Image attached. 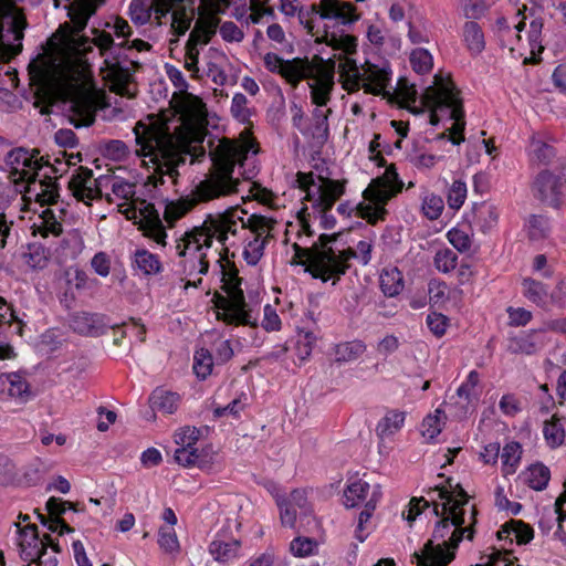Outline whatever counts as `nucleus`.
<instances>
[{
    "label": "nucleus",
    "instance_id": "1",
    "mask_svg": "<svg viewBox=\"0 0 566 566\" xmlns=\"http://www.w3.org/2000/svg\"><path fill=\"white\" fill-rule=\"evenodd\" d=\"M177 119L165 120L149 117V123L137 122L134 135L137 146L136 154L151 169L146 185L154 188L165 186L168 181L175 186L179 178L178 168L186 163L200 161L206 150L202 143L206 137L207 109L202 99L185 93L176 102Z\"/></svg>",
    "mask_w": 566,
    "mask_h": 566
},
{
    "label": "nucleus",
    "instance_id": "2",
    "mask_svg": "<svg viewBox=\"0 0 566 566\" xmlns=\"http://www.w3.org/2000/svg\"><path fill=\"white\" fill-rule=\"evenodd\" d=\"M437 493L432 499L433 513L439 517L432 537L413 558L418 566H447L455 556V549L463 538L471 541L476 523V510L470 505L469 495L458 484L454 490L434 486L428 491Z\"/></svg>",
    "mask_w": 566,
    "mask_h": 566
},
{
    "label": "nucleus",
    "instance_id": "3",
    "mask_svg": "<svg viewBox=\"0 0 566 566\" xmlns=\"http://www.w3.org/2000/svg\"><path fill=\"white\" fill-rule=\"evenodd\" d=\"M211 168L202 180L193 185L190 192L165 206L164 220L169 227L185 217L196 206L238 192L240 181L233 177L235 165H243L250 146L227 138L219 139L214 145L209 140Z\"/></svg>",
    "mask_w": 566,
    "mask_h": 566
},
{
    "label": "nucleus",
    "instance_id": "4",
    "mask_svg": "<svg viewBox=\"0 0 566 566\" xmlns=\"http://www.w3.org/2000/svg\"><path fill=\"white\" fill-rule=\"evenodd\" d=\"M94 33L92 40L85 36L73 38V51L80 56H85L92 51V45H95L104 60L101 74L111 92L128 98L135 97V73L142 67L135 52L148 51L151 45L140 39L115 42L113 35L105 31L96 30Z\"/></svg>",
    "mask_w": 566,
    "mask_h": 566
},
{
    "label": "nucleus",
    "instance_id": "5",
    "mask_svg": "<svg viewBox=\"0 0 566 566\" xmlns=\"http://www.w3.org/2000/svg\"><path fill=\"white\" fill-rule=\"evenodd\" d=\"M235 216L209 214L200 227H195L177 240L176 251L180 258L181 274L189 277L185 287H197L201 284V275L209 270L207 251L211 248L212 240L217 239L224 245L229 234L235 235V227L239 224Z\"/></svg>",
    "mask_w": 566,
    "mask_h": 566
},
{
    "label": "nucleus",
    "instance_id": "6",
    "mask_svg": "<svg viewBox=\"0 0 566 566\" xmlns=\"http://www.w3.org/2000/svg\"><path fill=\"white\" fill-rule=\"evenodd\" d=\"M220 20L206 17L197 20L185 45L184 66L195 80L210 78L216 85L223 86L228 75L224 71L226 54L210 46L205 48L217 32Z\"/></svg>",
    "mask_w": 566,
    "mask_h": 566
},
{
    "label": "nucleus",
    "instance_id": "7",
    "mask_svg": "<svg viewBox=\"0 0 566 566\" xmlns=\"http://www.w3.org/2000/svg\"><path fill=\"white\" fill-rule=\"evenodd\" d=\"M421 104L429 111V123L438 125L439 112H449V117L453 119L450 128L449 140L454 145H460L464 140V112L462 99L459 97V91L454 84L443 78L441 75H434L431 86H428L420 97Z\"/></svg>",
    "mask_w": 566,
    "mask_h": 566
},
{
    "label": "nucleus",
    "instance_id": "8",
    "mask_svg": "<svg viewBox=\"0 0 566 566\" xmlns=\"http://www.w3.org/2000/svg\"><path fill=\"white\" fill-rule=\"evenodd\" d=\"M337 234H321L311 248L298 249L297 254L306 258V271L323 282L335 285L349 269V261L356 256L354 249L335 250L331 243Z\"/></svg>",
    "mask_w": 566,
    "mask_h": 566
},
{
    "label": "nucleus",
    "instance_id": "9",
    "mask_svg": "<svg viewBox=\"0 0 566 566\" xmlns=\"http://www.w3.org/2000/svg\"><path fill=\"white\" fill-rule=\"evenodd\" d=\"M195 0H150L144 3L143 0H133L129 6V14L133 21L140 24L146 23L151 12L155 19L161 24V18L171 13V28L178 35L185 34L196 15Z\"/></svg>",
    "mask_w": 566,
    "mask_h": 566
},
{
    "label": "nucleus",
    "instance_id": "10",
    "mask_svg": "<svg viewBox=\"0 0 566 566\" xmlns=\"http://www.w3.org/2000/svg\"><path fill=\"white\" fill-rule=\"evenodd\" d=\"M222 274V290L227 295L216 293L213 296L217 308L222 310V319L227 323L251 324L252 315L248 311L243 291L241 289V277L234 263L222 254L218 261Z\"/></svg>",
    "mask_w": 566,
    "mask_h": 566
},
{
    "label": "nucleus",
    "instance_id": "11",
    "mask_svg": "<svg viewBox=\"0 0 566 566\" xmlns=\"http://www.w3.org/2000/svg\"><path fill=\"white\" fill-rule=\"evenodd\" d=\"M402 186L396 168L387 167L382 176L373 179L364 190L363 197L367 202L358 205L360 217L370 224L384 220L387 214L385 206L401 191Z\"/></svg>",
    "mask_w": 566,
    "mask_h": 566
},
{
    "label": "nucleus",
    "instance_id": "12",
    "mask_svg": "<svg viewBox=\"0 0 566 566\" xmlns=\"http://www.w3.org/2000/svg\"><path fill=\"white\" fill-rule=\"evenodd\" d=\"M27 25L24 14L12 0H0V60L8 61L21 52Z\"/></svg>",
    "mask_w": 566,
    "mask_h": 566
},
{
    "label": "nucleus",
    "instance_id": "13",
    "mask_svg": "<svg viewBox=\"0 0 566 566\" xmlns=\"http://www.w3.org/2000/svg\"><path fill=\"white\" fill-rule=\"evenodd\" d=\"M38 149L29 150L24 147H15L4 156L3 170L9 172L14 182H27L35 185L39 171L48 166L53 169L43 158H38Z\"/></svg>",
    "mask_w": 566,
    "mask_h": 566
},
{
    "label": "nucleus",
    "instance_id": "14",
    "mask_svg": "<svg viewBox=\"0 0 566 566\" xmlns=\"http://www.w3.org/2000/svg\"><path fill=\"white\" fill-rule=\"evenodd\" d=\"M335 62L324 61L315 56L308 61L304 67V80H312L308 83L311 88V98L317 106H325L331 99V93L334 88Z\"/></svg>",
    "mask_w": 566,
    "mask_h": 566
},
{
    "label": "nucleus",
    "instance_id": "15",
    "mask_svg": "<svg viewBox=\"0 0 566 566\" xmlns=\"http://www.w3.org/2000/svg\"><path fill=\"white\" fill-rule=\"evenodd\" d=\"M356 8L350 2H342L339 0H321L318 4H312L308 10L298 11V20L301 24L312 34L314 33L315 20L336 19L343 24L355 22L359 19L355 14Z\"/></svg>",
    "mask_w": 566,
    "mask_h": 566
},
{
    "label": "nucleus",
    "instance_id": "16",
    "mask_svg": "<svg viewBox=\"0 0 566 566\" xmlns=\"http://www.w3.org/2000/svg\"><path fill=\"white\" fill-rule=\"evenodd\" d=\"M534 196L542 202L558 208L566 193V172L560 170H542L533 181Z\"/></svg>",
    "mask_w": 566,
    "mask_h": 566
},
{
    "label": "nucleus",
    "instance_id": "17",
    "mask_svg": "<svg viewBox=\"0 0 566 566\" xmlns=\"http://www.w3.org/2000/svg\"><path fill=\"white\" fill-rule=\"evenodd\" d=\"M70 103L71 122L75 127L91 126L95 122L98 98L93 91L76 90Z\"/></svg>",
    "mask_w": 566,
    "mask_h": 566
},
{
    "label": "nucleus",
    "instance_id": "18",
    "mask_svg": "<svg viewBox=\"0 0 566 566\" xmlns=\"http://www.w3.org/2000/svg\"><path fill=\"white\" fill-rule=\"evenodd\" d=\"M268 71L280 74L289 84L296 87L304 80V67L307 59L295 57L283 60L275 53H266L263 57Z\"/></svg>",
    "mask_w": 566,
    "mask_h": 566
},
{
    "label": "nucleus",
    "instance_id": "19",
    "mask_svg": "<svg viewBox=\"0 0 566 566\" xmlns=\"http://www.w3.org/2000/svg\"><path fill=\"white\" fill-rule=\"evenodd\" d=\"M69 189L77 201L90 206L95 199L102 197L97 180L93 179V172L86 167H78L69 181Z\"/></svg>",
    "mask_w": 566,
    "mask_h": 566
},
{
    "label": "nucleus",
    "instance_id": "20",
    "mask_svg": "<svg viewBox=\"0 0 566 566\" xmlns=\"http://www.w3.org/2000/svg\"><path fill=\"white\" fill-rule=\"evenodd\" d=\"M247 213L244 210H240L238 207H231L221 214L235 216L238 218L237 222L239 223L235 227V234L239 229H249L254 238H260V240L264 239L266 242L272 238V230L274 229L276 221L272 218H268L261 214H251L247 220L243 219L242 214Z\"/></svg>",
    "mask_w": 566,
    "mask_h": 566
},
{
    "label": "nucleus",
    "instance_id": "21",
    "mask_svg": "<svg viewBox=\"0 0 566 566\" xmlns=\"http://www.w3.org/2000/svg\"><path fill=\"white\" fill-rule=\"evenodd\" d=\"M70 327L81 335L98 336L106 332L108 324L101 314L77 312L71 316Z\"/></svg>",
    "mask_w": 566,
    "mask_h": 566
},
{
    "label": "nucleus",
    "instance_id": "22",
    "mask_svg": "<svg viewBox=\"0 0 566 566\" xmlns=\"http://www.w3.org/2000/svg\"><path fill=\"white\" fill-rule=\"evenodd\" d=\"M30 397L28 381L19 374L0 375V398L25 402Z\"/></svg>",
    "mask_w": 566,
    "mask_h": 566
},
{
    "label": "nucleus",
    "instance_id": "23",
    "mask_svg": "<svg viewBox=\"0 0 566 566\" xmlns=\"http://www.w3.org/2000/svg\"><path fill=\"white\" fill-rule=\"evenodd\" d=\"M389 81L390 73L387 70L379 69L374 64H367L360 73L359 90L364 88L365 93L380 95L385 93Z\"/></svg>",
    "mask_w": 566,
    "mask_h": 566
},
{
    "label": "nucleus",
    "instance_id": "24",
    "mask_svg": "<svg viewBox=\"0 0 566 566\" xmlns=\"http://www.w3.org/2000/svg\"><path fill=\"white\" fill-rule=\"evenodd\" d=\"M54 1L55 6L59 7L60 0ZM103 2L104 0H72L69 15L73 23L74 33H80L86 27L88 18L95 13Z\"/></svg>",
    "mask_w": 566,
    "mask_h": 566
},
{
    "label": "nucleus",
    "instance_id": "25",
    "mask_svg": "<svg viewBox=\"0 0 566 566\" xmlns=\"http://www.w3.org/2000/svg\"><path fill=\"white\" fill-rule=\"evenodd\" d=\"M111 181L113 196L117 199L124 200L123 202L117 203L118 212L129 220L135 219L137 217V211L130 201L135 195V185L120 179H112Z\"/></svg>",
    "mask_w": 566,
    "mask_h": 566
},
{
    "label": "nucleus",
    "instance_id": "26",
    "mask_svg": "<svg viewBox=\"0 0 566 566\" xmlns=\"http://www.w3.org/2000/svg\"><path fill=\"white\" fill-rule=\"evenodd\" d=\"M143 216L142 229L146 237L153 239L160 245L166 244V231L158 212L155 210L153 205H148L144 211H140Z\"/></svg>",
    "mask_w": 566,
    "mask_h": 566
},
{
    "label": "nucleus",
    "instance_id": "27",
    "mask_svg": "<svg viewBox=\"0 0 566 566\" xmlns=\"http://www.w3.org/2000/svg\"><path fill=\"white\" fill-rule=\"evenodd\" d=\"M496 536L499 539L515 541L518 545L530 543L534 537L533 528L521 520H511L501 526Z\"/></svg>",
    "mask_w": 566,
    "mask_h": 566
},
{
    "label": "nucleus",
    "instance_id": "28",
    "mask_svg": "<svg viewBox=\"0 0 566 566\" xmlns=\"http://www.w3.org/2000/svg\"><path fill=\"white\" fill-rule=\"evenodd\" d=\"M240 547L239 539L227 541L219 534V537L210 543L209 553L216 562L227 564L239 556Z\"/></svg>",
    "mask_w": 566,
    "mask_h": 566
},
{
    "label": "nucleus",
    "instance_id": "29",
    "mask_svg": "<svg viewBox=\"0 0 566 566\" xmlns=\"http://www.w3.org/2000/svg\"><path fill=\"white\" fill-rule=\"evenodd\" d=\"M539 333L542 332L538 328L532 329L527 333H523L522 335L515 337H511L509 339L507 349L512 354H535L544 345V342L539 340L537 337Z\"/></svg>",
    "mask_w": 566,
    "mask_h": 566
},
{
    "label": "nucleus",
    "instance_id": "30",
    "mask_svg": "<svg viewBox=\"0 0 566 566\" xmlns=\"http://www.w3.org/2000/svg\"><path fill=\"white\" fill-rule=\"evenodd\" d=\"M497 219L496 208L491 203L482 202L473 207L470 223L482 232H486L496 226Z\"/></svg>",
    "mask_w": 566,
    "mask_h": 566
},
{
    "label": "nucleus",
    "instance_id": "31",
    "mask_svg": "<svg viewBox=\"0 0 566 566\" xmlns=\"http://www.w3.org/2000/svg\"><path fill=\"white\" fill-rule=\"evenodd\" d=\"M316 190L317 206L323 209H332L336 200L343 195L344 186L339 181L321 178Z\"/></svg>",
    "mask_w": 566,
    "mask_h": 566
},
{
    "label": "nucleus",
    "instance_id": "32",
    "mask_svg": "<svg viewBox=\"0 0 566 566\" xmlns=\"http://www.w3.org/2000/svg\"><path fill=\"white\" fill-rule=\"evenodd\" d=\"M379 286L387 297H395L403 290V275L396 268H385L379 275Z\"/></svg>",
    "mask_w": 566,
    "mask_h": 566
},
{
    "label": "nucleus",
    "instance_id": "33",
    "mask_svg": "<svg viewBox=\"0 0 566 566\" xmlns=\"http://www.w3.org/2000/svg\"><path fill=\"white\" fill-rule=\"evenodd\" d=\"M370 492V484L364 479H350L348 485L344 490V504L346 507H356L361 503H366Z\"/></svg>",
    "mask_w": 566,
    "mask_h": 566
},
{
    "label": "nucleus",
    "instance_id": "34",
    "mask_svg": "<svg viewBox=\"0 0 566 566\" xmlns=\"http://www.w3.org/2000/svg\"><path fill=\"white\" fill-rule=\"evenodd\" d=\"M406 412L392 409L388 410L376 427V432L381 439L396 434L405 424Z\"/></svg>",
    "mask_w": 566,
    "mask_h": 566
},
{
    "label": "nucleus",
    "instance_id": "35",
    "mask_svg": "<svg viewBox=\"0 0 566 566\" xmlns=\"http://www.w3.org/2000/svg\"><path fill=\"white\" fill-rule=\"evenodd\" d=\"M29 75L31 85L34 86V94L38 99L45 101L51 98V87L48 71L32 63L29 65Z\"/></svg>",
    "mask_w": 566,
    "mask_h": 566
},
{
    "label": "nucleus",
    "instance_id": "36",
    "mask_svg": "<svg viewBox=\"0 0 566 566\" xmlns=\"http://www.w3.org/2000/svg\"><path fill=\"white\" fill-rule=\"evenodd\" d=\"M28 530L32 533V541L34 543L33 551H28L27 560L35 563L40 566H56L57 559L54 556L46 557L45 542H40L38 526L34 524L28 525Z\"/></svg>",
    "mask_w": 566,
    "mask_h": 566
},
{
    "label": "nucleus",
    "instance_id": "37",
    "mask_svg": "<svg viewBox=\"0 0 566 566\" xmlns=\"http://www.w3.org/2000/svg\"><path fill=\"white\" fill-rule=\"evenodd\" d=\"M179 400L180 397L178 394L161 388L154 390L149 398L150 406L154 410L168 415L177 410Z\"/></svg>",
    "mask_w": 566,
    "mask_h": 566
},
{
    "label": "nucleus",
    "instance_id": "38",
    "mask_svg": "<svg viewBox=\"0 0 566 566\" xmlns=\"http://www.w3.org/2000/svg\"><path fill=\"white\" fill-rule=\"evenodd\" d=\"M338 67L344 90H346L348 93L358 91L361 71L358 69L356 61L349 57H345L339 63Z\"/></svg>",
    "mask_w": 566,
    "mask_h": 566
},
{
    "label": "nucleus",
    "instance_id": "39",
    "mask_svg": "<svg viewBox=\"0 0 566 566\" xmlns=\"http://www.w3.org/2000/svg\"><path fill=\"white\" fill-rule=\"evenodd\" d=\"M463 41L472 55L480 54L485 48L484 34L481 27L474 21L463 25Z\"/></svg>",
    "mask_w": 566,
    "mask_h": 566
},
{
    "label": "nucleus",
    "instance_id": "40",
    "mask_svg": "<svg viewBox=\"0 0 566 566\" xmlns=\"http://www.w3.org/2000/svg\"><path fill=\"white\" fill-rule=\"evenodd\" d=\"M133 264L145 275H155L161 271L158 256L146 249H137L133 255Z\"/></svg>",
    "mask_w": 566,
    "mask_h": 566
},
{
    "label": "nucleus",
    "instance_id": "41",
    "mask_svg": "<svg viewBox=\"0 0 566 566\" xmlns=\"http://www.w3.org/2000/svg\"><path fill=\"white\" fill-rule=\"evenodd\" d=\"M523 475L524 482L535 491H543L546 489L551 480V471L543 463L530 465Z\"/></svg>",
    "mask_w": 566,
    "mask_h": 566
},
{
    "label": "nucleus",
    "instance_id": "42",
    "mask_svg": "<svg viewBox=\"0 0 566 566\" xmlns=\"http://www.w3.org/2000/svg\"><path fill=\"white\" fill-rule=\"evenodd\" d=\"M366 352L364 342L355 339L336 345L334 354L336 361L347 363L359 358Z\"/></svg>",
    "mask_w": 566,
    "mask_h": 566
},
{
    "label": "nucleus",
    "instance_id": "43",
    "mask_svg": "<svg viewBox=\"0 0 566 566\" xmlns=\"http://www.w3.org/2000/svg\"><path fill=\"white\" fill-rule=\"evenodd\" d=\"M380 495H381L380 486L376 485L370 494V497L365 503L364 510L360 512V514L358 516V523H357V527L355 531V537L359 542H364L365 538L367 537V535L363 533L364 524L367 523L369 521V518L371 517V515L377 506V503L380 499Z\"/></svg>",
    "mask_w": 566,
    "mask_h": 566
},
{
    "label": "nucleus",
    "instance_id": "44",
    "mask_svg": "<svg viewBox=\"0 0 566 566\" xmlns=\"http://www.w3.org/2000/svg\"><path fill=\"white\" fill-rule=\"evenodd\" d=\"M323 41L334 50H340L345 54L350 55L356 52L357 39L354 35H337L335 32L325 31L323 34Z\"/></svg>",
    "mask_w": 566,
    "mask_h": 566
},
{
    "label": "nucleus",
    "instance_id": "45",
    "mask_svg": "<svg viewBox=\"0 0 566 566\" xmlns=\"http://www.w3.org/2000/svg\"><path fill=\"white\" fill-rule=\"evenodd\" d=\"M522 448L518 442H510L504 446L501 459H502V471L504 475L513 474L521 461Z\"/></svg>",
    "mask_w": 566,
    "mask_h": 566
},
{
    "label": "nucleus",
    "instance_id": "46",
    "mask_svg": "<svg viewBox=\"0 0 566 566\" xmlns=\"http://www.w3.org/2000/svg\"><path fill=\"white\" fill-rule=\"evenodd\" d=\"M526 229L531 241L545 240L551 233L549 220L545 216L533 214L527 221Z\"/></svg>",
    "mask_w": 566,
    "mask_h": 566
},
{
    "label": "nucleus",
    "instance_id": "47",
    "mask_svg": "<svg viewBox=\"0 0 566 566\" xmlns=\"http://www.w3.org/2000/svg\"><path fill=\"white\" fill-rule=\"evenodd\" d=\"M446 415L440 408L434 410V413L427 416L421 423V434L428 439L433 440L444 426Z\"/></svg>",
    "mask_w": 566,
    "mask_h": 566
},
{
    "label": "nucleus",
    "instance_id": "48",
    "mask_svg": "<svg viewBox=\"0 0 566 566\" xmlns=\"http://www.w3.org/2000/svg\"><path fill=\"white\" fill-rule=\"evenodd\" d=\"M49 251L41 244H30L28 251L23 253L24 263L33 269H44L49 262Z\"/></svg>",
    "mask_w": 566,
    "mask_h": 566
},
{
    "label": "nucleus",
    "instance_id": "49",
    "mask_svg": "<svg viewBox=\"0 0 566 566\" xmlns=\"http://www.w3.org/2000/svg\"><path fill=\"white\" fill-rule=\"evenodd\" d=\"M523 287V293L530 301L537 304L538 306L546 305L548 291L543 283L533 279H524Z\"/></svg>",
    "mask_w": 566,
    "mask_h": 566
},
{
    "label": "nucleus",
    "instance_id": "50",
    "mask_svg": "<svg viewBox=\"0 0 566 566\" xmlns=\"http://www.w3.org/2000/svg\"><path fill=\"white\" fill-rule=\"evenodd\" d=\"M175 460L184 467L206 468L207 461L197 448L179 447L175 451Z\"/></svg>",
    "mask_w": 566,
    "mask_h": 566
},
{
    "label": "nucleus",
    "instance_id": "51",
    "mask_svg": "<svg viewBox=\"0 0 566 566\" xmlns=\"http://www.w3.org/2000/svg\"><path fill=\"white\" fill-rule=\"evenodd\" d=\"M543 433L546 442L552 448L562 446L565 440V430L556 416H553L551 420L545 421Z\"/></svg>",
    "mask_w": 566,
    "mask_h": 566
},
{
    "label": "nucleus",
    "instance_id": "52",
    "mask_svg": "<svg viewBox=\"0 0 566 566\" xmlns=\"http://www.w3.org/2000/svg\"><path fill=\"white\" fill-rule=\"evenodd\" d=\"M213 358L208 349L201 348L195 353L193 371L200 379H206L212 371Z\"/></svg>",
    "mask_w": 566,
    "mask_h": 566
},
{
    "label": "nucleus",
    "instance_id": "53",
    "mask_svg": "<svg viewBox=\"0 0 566 566\" xmlns=\"http://www.w3.org/2000/svg\"><path fill=\"white\" fill-rule=\"evenodd\" d=\"M410 63L413 71L419 74H424L431 71L433 66V59L428 50L415 49L410 53Z\"/></svg>",
    "mask_w": 566,
    "mask_h": 566
},
{
    "label": "nucleus",
    "instance_id": "54",
    "mask_svg": "<svg viewBox=\"0 0 566 566\" xmlns=\"http://www.w3.org/2000/svg\"><path fill=\"white\" fill-rule=\"evenodd\" d=\"M421 209L429 220H437L444 209L443 199L438 195L428 193L422 199Z\"/></svg>",
    "mask_w": 566,
    "mask_h": 566
},
{
    "label": "nucleus",
    "instance_id": "55",
    "mask_svg": "<svg viewBox=\"0 0 566 566\" xmlns=\"http://www.w3.org/2000/svg\"><path fill=\"white\" fill-rule=\"evenodd\" d=\"M542 29H543V22L541 19H533L530 23V30H528V42L531 46V53L532 57L531 60L533 62H536V54L542 53L544 50V46L542 45Z\"/></svg>",
    "mask_w": 566,
    "mask_h": 566
},
{
    "label": "nucleus",
    "instance_id": "56",
    "mask_svg": "<svg viewBox=\"0 0 566 566\" xmlns=\"http://www.w3.org/2000/svg\"><path fill=\"white\" fill-rule=\"evenodd\" d=\"M40 191L36 193L39 201L52 205L59 197L57 186L52 177L44 175V178L39 180Z\"/></svg>",
    "mask_w": 566,
    "mask_h": 566
},
{
    "label": "nucleus",
    "instance_id": "57",
    "mask_svg": "<svg viewBox=\"0 0 566 566\" xmlns=\"http://www.w3.org/2000/svg\"><path fill=\"white\" fill-rule=\"evenodd\" d=\"M158 544L166 553H178L180 545L174 527H160L158 532Z\"/></svg>",
    "mask_w": 566,
    "mask_h": 566
},
{
    "label": "nucleus",
    "instance_id": "58",
    "mask_svg": "<svg viewBox=\"0 0 566 566\" xmlns=\"http://www.w3.org/2000/svg\"><path fill=\"white\" fill-rule=\"evenodd\" d=\"M458 255L450 249L439 250L434 258L436 269L442 273H449L457 266Z\"/></svg>",
    "mask_w": 566,
    "mask_h": 566
},
{
    "label": "nucleus",
    "instance_id": "59",
    "mask_svg": "<svg viewBox=\"0 0 566 566\" xmlns=\"http://www.w3.org/2000/svg\"><path fill=\"white\" fill-rule=\"evenodd\" d=\"M467 198V185L460 180H454L449 188L447 201L451 209L459 210Z\"/></svg>",
    "mask_w": 566,
    "mask_h": 566
},
{
    "label": "nucleus",
    "instance_id": "60",
    "mask_svg": "<svg viewBox=\"0 0 566 566\" xmlns=\"http://www.w3.org/2000/svg\"><path fill=\"white\" fill-rule=\"evenodd\" d=\"M457 2L467 19H479L488 10L484 0H457Z\"/></svg>",
    "mask_w": 566,
    "mask_h": 566
},
{
    "label": "nucleus",
    "instance_id": "61",
    "mask_svg": "<svg viewBox=\"0 0 566 566\" xmlns=\"http://www.w3.org/2000/svg\"><path fill=\"white\" fill-rule=\"evenodd\" d=\"M480 381V377L478 371L472 370L468 375L467 380L458 388L457 396L463 402L461 408L465 409V407L470 403L472 391L475 389Z\"/></svg>",
    "mask_w": 566,
    "mask_h": 566
},
{
    "label": "nucleus",
    "instance_id": "62",
    "mask_svg": "<svg viewBox=\"0 0 566 566\" xmlns=\"http://www.w3.org/2000/svg\"><path fill=\"white\" fill-rule=\"evenodd\" d=\"M266 243L264 239L260 240V238H254L245 245L243 258L248 264L255 265L261 260Z\"/></svg>",
    "mask_w": 566,
    "mask_h": 566
},
{
    "label": "nucleus",
    "instance_id": "63",
    "mask_svg": "<svg viewBox=\"0 0 566 566\" xmlns=\"http://www.w3.org/2000/svg\"><path fill=\"white\" fill-rule=\"evenodd\" d=\"M329 113H332L331 109H327L325 113L319 109H315V112L313 113V116H314L316 123H315L314 130H313L312 135L319 143H325L327 140V137H328L327 118H328Z\"/></svg>",
    "mask_w": 566,
    "mask_h": 566
},
{
    "label": "nucleus",
    "instance_id": "64",
    "mask_svg": "<svg viewBox=\"0 0 566 566\" xmlns=\"http://www.w3.org/2000/svg\"><path fill=\"white\" fill-rule=\"evenodd\" d=\"M232 116L241 123L249 120L251 113L248 108V98L242 93H237L231 103Z\"/></svg>",
    "mask_w": 566,
    "mask_h": 566
}]
</instances>
